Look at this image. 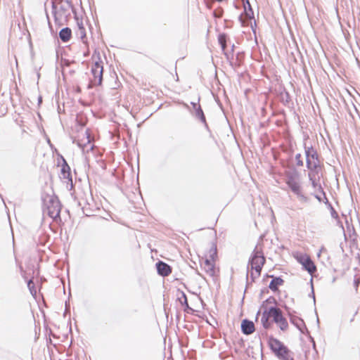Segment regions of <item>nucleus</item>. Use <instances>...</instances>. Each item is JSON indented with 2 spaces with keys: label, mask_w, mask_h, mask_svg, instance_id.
Returning <instances> with one entry per match:
<instances>
[{
  "label": "nucleus",
  "mask_w": 360,
  "mask_h": 360,
  "mask_svg": "<svg viewBox=\"0 0 360 360\" xmlns=\"http://www.w3.org/2000/svg\"><path fill=\"white\" fill-rule=\"evenodd\" d=\"M285 184H289L296 181L299 176V173L295 167H292L290 170L285 172Z\"/></svg>",
  "instance_id": "obj_19"
},
{
  "label": "nucleus",
  "mask_w": 360,
  "mask_h": 360,
  "mask_svg": "<svg viewBox=\"0 0 360 360\" xmlns=\"http://www.w3.org/2000/svg\"><path fill=\"white\" fill-rule=\"evenodd\" d=\"M297 260L310 275H312L316 271V265L307 255H300L297 257Z\"/></svg>",
  "instance_id": "obj_8"
},
{
  "label": "nucleus",
  "mask_w": 360,
  "mask_h": 360,
  "mask_svg": "<svg viewBox=\"0 0 360 360\" xmlns=\"http://www.w3.org/2000/svg\"><path fill=\"white\" fill-rule=\"evenodd\" d=\"M272 278L271 281L269 288L273 291L276 292L278 290V287L282 285L284 283V281L280 276H274L273 275L269 276Z\"/></svg>",
  "instance_id": "obj_16"
},
{
  "label": "nucleus",
  "mask_w": 360,
  "mask_h": 360,
  "mask_svg": "<svg viewBox=\"0 0 360 360\" xmlns=\"http://www.w3.org/2000/svg\"><path fill=\"white\" fill-rule=\"evenodd\" d=\"M274 304L275 305H276L277 301L274 297L270 296L269 297H268L266 300H264L262 302V304H261V308L266 307V304Z\"/></svg>",
  "instance_id": "obj_31"
},
{
  "label": "nucleus",
  "mask_w": 360,
  "mask_h": 360,
  "mask_svg": "<svg viewBox=\"0 0 360 360\" xmlns=\"http://www.w3.org/2000/svg\"><path fill=\"white\" fill-rule=\"evenodd\" d=\"M304 153L306 156V166L311 167L314 164L321 165L319 155L316 149L313 146H307L306 143L304 144Z\"/></svg>",
  "instance_id": "obj_5"
},
{
  "label": "nucleus",
  "mask_w": 360,
  "mask_h": 360,
  "mask_svg": "<svg viewBox=\"0 0 360 360\" xmlns=\"http://www.w3.org/2000/svg\"><path fill=\"white\" fill-rule=\"evenodd\" d=\"M77 34L83 40L86 37L85 29H79L77 30Z\"/></svg>",
  "instance_id": "obj_35"
},
{
  "label": "nucleus",
  "mask_w": 360,
  "mask_h": 360,
  "mask_svg": "<svg viewBox=\"0 0 360 360\" xmlns=\"http://www.w3.org/2000/svg\"><path fill=\"white\" fill-rule=\"evenodd\" d=\"M41 101H42V98H41V96H39L38 98L39 103H40Z\"/></svg>",
  "instance_id": "obj_51"
},
{
  "label": "nucleus",
  "mask_w": 360,
  "mask_h": 360,
  "mask_svg": "<svg viewBox=\"0 0 360 360\" xmlns=\"http://www.w3.org/2000/svg\"><path fill=\"white\" fill-rule=\"evenodd\" d=\"M72 37V30L70 27L62 28L59 32V38L64 42H68Z\"/></svg>",
  "instance_id": "obj_18"
},
{
  "label": "nucleus",
  "mask_w": 360,
  "mask_h": 360,
  "mask_svg": "<svg viewBox=\"0 0 360 360\" xmlns=\"http://www.w3.org/2000/svg\"><path fill=\"white\" fill-rule=\"evenodd\" d=\"M285 309L288 311V314L290 316V321L293 324L302 334H309V332L304 322V321L296 316H294L290 311V309L285 306Z\"/></svg>",
  "instance_id": "obj_9"
},
{
  "label": "nucleus",
  "mask_w": 360,
  "mask_h": 360,
  "mask_svg": "<svg viewBox=\"0 0 360 360\" xmlns=\"http://www.w3.org/2000/svg\"><path fill=\"white\" fill-rule=\"evenodd\" d=\"M200 98L198 99V102H191V105H192V108H191L190 106L187 104L184 103V106L186 108L191 114L198 120H199L205 127V128L207 130H210L209 126L206 121V117L204 114V112L199 103Z\"/></svg>",
  "instance_id": "obj_4"
},
{
  "label": "nucleus",
  "mask_w": 360,
  "mask_h": 360,
  "mask_svg": "<svg viewBox=\"0 0 360 360\" xmlns=\"http://www.w3.org/2000/svg\"><path fill=\"white\" fill-rule=\"evenodd\" d=\"M280 98L281 103L284 105H288L291 101L290 94L285 90L281 93Z\"/></svg>",
  "instance_id": "obj_25"
},
{
  "label": "nucleus",
  "mask_w": 360,
  "mask_h": 360,
  "mask_svg": "<svg viewBox=\"0 0 360 360\" xmlns=\"http://www.w3.org/2000/svg\"><path fill=\"white\" fill-rule=\"evenodd\" d=\"M46 16H47L48 21H49V28H50L51 31L52 32V31H53V27H52V25H51V24L50 21H49V15H46Z\"/></svg>",
  "instance_id": "obj_45"
},
{
  "label": "nucleus",
  "mask_w": 360,
  "mask_h": 360,
  "mask_svg": "<svg viewBox=\"0 0 360 360\" xmlns=\"http://www.w3.org/2000/svg\"><path fill=\"white\" fill-rule=\"evenodd\" d=\"M83 210V212L86 215V216H90L92 214V211L91 210H89V208H86V207H83L82 208Z\"/></svg>",
  "instance_id": "obj_37"
},
{
  "label": "nucleus",
  "mask_w": 360,
  "mask_h": 360,
  "mask_svg": "<svg viewBox=\"0 0 360 360\" xmlns=\"http://www.w3.org/2000/svg\"><path fill=\"white\" fill-rule=\"evenodd\" d=\"M292 352L286 347L283 351V355L279 357L280 360H294Z\"/></svg>",
  "instance_id": "obj_28"
},
{
  "label": "nucleus",
  "mask_w": 360,
  "mask_h": 360,
  "mask_svg": "<svg viewBox=\"0 0 360 360\" xmlns=\"http://www.w3.org/2000/svg\"><path fill=\"white\" fill-rule=\"evenodd\" d=\"M360 284V278H354V286L355 288L356 291L358 290L359 285Z\"/></svg>",
  "instance_id": "obj_36"
},
{
  "label": "nucleus",
  "mask_w": 360,
  "mask_h": 360,
  "mask_svg": "<svg viewBox=\"0 0 360 360\" xmlns=\"http://www.w3.org/2000/svg\"><path fill=\"white\" fill-rule=\"evenodd\" d=\"M234 48H235V45L233 44L232 46H231V53H233L234 52Z\"/></svg>",
  "instance_id": "obj_48"
},
{
  "label": "nucleus",
  "mask_w": 360,
  "mask_h": 360,
  "mask_svg": "<svg viewBox=\"0 0 360 360\" xmlns=\"http://www.w3.org/2000/svg\"><path fill=\"white\" fill-rule=\"evenodd\" d=\"M323 198H324L323 202L327 206V207L330 210L331 217L333 219H338L339 218V215H338V212L335 211V210L333 207L332 204L329 202V200H328L326 195H325L323 197Z\"/></svg>",
  "instance_id": "obj_24"
},
{
  "label": "nucleus",
  "mask_w": 360,
  "mask_h": 360,
  "mask_svg": "<svg viewBox=\"0 0 360 360\" xmlns=\"http://www.w3.org/2000/svg\"><path fill=\"white\" fill-rule=\"evenodd\" d=\"M98 61H96L94 65H92L91 67V70H101V72H103V62L101 61V58L98 57Z\"/></svg>",
  "instance_id": "obj_30"
},
{
  "label": "nucleus",
  "mask_w": 360,
  "mask_h": 360,
  "mask_svg": "<svg viewBox=\"0 0 360 360\" xmlns=\"http://www.w3.org/2000/svg\"><path fill=\"white\" fill-rule=\"evenodd\" d=\"M285 151H286L287 153H289V155H290V156H292V155L293 150H292V148H290L288 150H285Z\"/></svg>",
  "instance_id": "obj_43"
},
{
  "label": "nucleus",
  "mask_w": 360,
  "mask_h": 360,
  "mask_svg": "<svg viewBox=\"0 0 360 360\" xmlns=\"http://www.w3.org/2000/svg\"><path fill=\"white\" fill-rule=\"evenodd\" d=\"M158 274L163 277L169 276L172 273V267L163 261L159 260L155 264Z\"/></svg>",
  "instance_id": "obj_14"
},
{
  "label": "nucleus",
  "mask_w": 360,
  "mask_h": 360,
  "mask_svg": "<svg viewBox=\"0 0 360 360\" xmlns=\"http://www.w3.org/2000/svg\"><path fill=\"white\" fill-rule=\"evenodd\" d=\"M239 57H240V53H238L237 56H236V59L238 61V65H240V60Z\"/></svg>",
  "instance_id": "obj_47"
},
{
  "label": "nucleus",
  "mask_w": 360,
  "mask_h": 360,
  "mask_svg": "<svg viewBox=\"0 0 360 360\" xmlns=\"http://www.w3.org/2000/svg\"><path fill=\"white\" fill-rule=\"evenodd\" d=\"M265 262H266V259L265 258H262V262L259 263V264L251 266H250V270L251 271L255 270V274H257V276H259L260 274H261V271H262V267H263L264 264H265Z\"/></svg>",
  "instance_id": "obj_27"
},
{
  "label": "nucleus",
  "mask_w": 360,
  "mask_h": 360,
  "mask_svg": "<svg viewBox=\"0 0 360 360\" xmlns=\"http://www.w3.org/2000/svg\"><path fill=\"white\" fill-rule=\"evenodd\" d=\"M244 6V13L250 20L254 18V12L249 0H242Z\"/></svg>",
  "instance_id": "obj_21"
},
{
  "label": "nucleus",
  "mask_w": 360,
  "mask_h": 360,
  "mask_svg": "<svg viewBox=\"0 0 360 360\" xmlns=\"http://www.w3.org/2000/svg\"><path fill=\"white\" fill-rule=\"evenodd\" d=\"M27 287L30 291V293L32 295H35L36 293H37V290L35 289V286H34V283L32 281V279H30L28 281H27Z\"/></svg>",
  "instance_id": "obj_32"
},
{
  "label": "nucleus",
  "mask_w": 360,
  "mask_h": 360,
  "mask_svg": "<svg viewBox=\"0 0 360 360\" xmlns=\"http://www.w3.org/2000/svg\"><path fill=\"white\" fill-rule=\"evenodd\" d=\"M217 257V249L215 243H212L209 251V257L201 264L202 268L210 276H215V260Z\"/></svg>",
  "instance_id": "obj_3"
},
{
  "label": "nucleus",
  "mask_w": 360,
  "mask_h": 360,
  "mask_svg": "<svg viewBox=\"0 0 360 360\" xmlns=\"http://www.w3.org/2000/svg\"><path fill=\"white\" fill-rule=\"evenodd\" d=\"M228 36L225 33L219 34L218 36V42L221 48L223 53L226 51Z\"/></svg>",
  "instance_id": "obj_23"
},
{
  "label": "nucleus",
  "mask_w": 360,
  "mask_h": 360,
  "mask_svg": "<svg viewBox=\"0 0 360 360\" xmlns=\"http://www.w3.org/2000/svg\"><path fill=\"white\" fill-rule=\"evenodd\" d=\"M307 168L309 169L308 172V178H317L320 177L319 172L321 170V165H316L315 162L314 164L311 165V167L306 166Z\"/></svg>",
  "instance_id": "obj_17"
},
{
  "label": "nucleus",
  "mask_w": 360,
  "mask_h": 360,
  "mask_svg": "<svg viewBox=\"0 0 360 360\" xmlns=\"http://www.w3.org/2000/svg\"><path fill=\"white\" fill-rule=\"evenodd\" d=\"M309 180L310 181L311 186L314 188H318V191L323 195V197L326 195L325 191H323V188L319 184L320 177L311 178L309 179Z\"/></svg>",
  "instance_id": "obj_22"
},
{
  "label": "nucleus",
  "mask_w": 360,
  "mask_h": 360,
  "mask_svg": "<svg viewBox=\"0 0 360 360\" xmlns=\"http://www.w3.org/2000/svg\"><path fill=\"white\" fill-rule=\"evenodd\" d=\"M43 213L53 221L60 220L61 205L57 196L43 194L41 196Z\"/></svg>",
  "instance_id": "obj_1"
},
{
  "label": "nucleus",
  "mask_w": 360,
  "mask_h": 360,
  "mask_svg": "<svg viewBox=\"0 0 360 360\" xmlns=\"http://www.w3.org/2000/svg\"><path fill=\"white\" fill-rule=\"evenodd\" d=\"M261 309L262 308L260 307L259 310L257 311V314H256V317L257 318L258 316L261 314Z\"/></svg>",
  "instance_id": "obj_49"
},
{
  "label": "nucleus",
  "mask_w": 360,
  "mask_h": 360,
  "mask_svg": "<svg viewBox=\"0 0 360 360\" xmlns=\"http://www.w3.org/2000/svg\"><path fill=\"white\" fill-rule=\"evenodd\" d=\"M262 258H265L262 250H259L257 245L255 248L252 255L249 259L248 269L249 266L259 264L262 262Z\"/></svg>",
  "instance_id": "obj_13"
},
{
  "label": "nucleus",
  "mask_w": 360,
  "mask_h": 360,
  "mask_svg": "<svg viewBox=\"0 0 360 360\" xmlns=\"http://www.w3.org/2000/svg\"><path fill=\"white\" fill-rule=\"evenodd\" d=\"M224 56H226V58L227 59L228 61H229L230 63V65L231 66H233V63H232V60L233 58V53H228V52H224Z\"/></svg>",
  "instance_id": "obj_34"
},
{
  "label": "nucleus",
  "mask_w": 360,
  "mask_h": 360,
  "mask_svg": "<svg viewBox=\"0 0 360 360\" xmlns=\"http://www.w3.org/2000/svg\"><path fill=\"white\" fill-rule=\"evenodd\" d=\"M238 19H239V20L240 21V22H241L242 24H243V20H242V14L238 17Z\"/></svg>",
  "instance_id": "obj_50"
},
{
  "label": "nucleus",
  "mask_w": 360,
  "mask_h": 360,
  "mask_svg": "<svg viewBox=\"0 0 360 360\" xmlns=\"http://www.w3.org/2000/svg\"><path fill=\"white\" fill-rule=\"evenodd\" d=\"M178 294L181 295V296H178L177 298L181 304L182 306H188V299L185 292L182 290H178Z\"/></svg>",
  "instance_id": "obj_29"
},
{
  "label": "nucleus",
  "mask_w": 360,
  "mask_h": 360,
  "mask_svg": "<svg viewBox=\"0 0 360 360\" xmlns=\"http://www.w3.org/2000/svg\"><path fill=\"white\" fill-rule=\"evenodd\" d=\"M60 158L62 160V164L60 178L63 180H65L66 184L68 185L69 181H71V179H72L70 167L68 164L66 160L62 155H60Z\"/></svg>",
  "instance_id": "obj_11"
},
{
  "label": "nucleus",
  "mask_w": 360,
  "mask_h": 360,
  "mask_svg": "<svg viewBox=\"0 0 360 360\" xmlns=\"http://www.w3.org/2000/svg\"><path fill=\"white\" fill-rule=\"evenodd\" d=\"M240 327L242 333L246 335H251L255 330L254 323L247 319L242 321Z\"/></svg>",
  "instance_id": "obj_15"
},
{
  "label": "nucleus",
  "mask_w": 360,
  "mask_h": 360,
  "mask_svg": "<svg viewBox=\"0 0 360 360\" xmlns=\"http://www.w3.org/2000/svg\"><path fill=\"white\" fill-rule=\"evenodd\" d=\"M311 282L312 283V278L311 279ZM309 296L312 297V298L314 300V302H315V295H314V287H313V284L312 283H311V292L309 294Z\"/></svg>",
  "instance_id": "obj_39"
},
{
  "label": "nucleus",
  "mask_w": 360,
  "mask_h": 360,
  "mask_svg": "<svg viewBox=\"0 0 360 360\" xmlns=\"http://www.w3.org/2000/svg\"><path fill=\"white\" fill-rule=\"evenodd\" d=\"M314 197L320 202H322V201L323 202L324 201V200H323L322 198L319 195H318V194H315Z\"/></svg>",
  "instance_id": "obj_41"
},
{
  "label": "nucleus",
  "mask_w": 360,
  "mask_h": 360,
  "mask_svg": "<svg viewBox=\"0 0 360 360\" xmlns=\"http://www.w3.org/2000/svg\"><path fill=\"white\" fill-rule=\"evenodd\" d=\"M258 277L257 274L252 271L249 272V269H248L247 274H246V288L251 285L252 283L255 282L256 278Z\"/></svg>",
  "instance_id": "obj_26"
},
{
  "label": "nucleus",
  "mask_w": 360,
  "mask_h": 360,
  "mask_svg": "<svg viewBox=\"0 0 360 360\" xmlns=\"http://www.w3.org/2000/svg\"><path fill=\"white\" fill-rule=\"evenodd\" d=\"M34 70H35V71H36V72H37V77H38V78H39V77H40V73H39V70H38V68H37V67H35V68H34Z\"/></svg>",
  "instance_id": "obj_46"
},
{
  "label": "nucleus",
  "mask_w": 360,
  "mask_h": 360,
  "mask_svg": "<svg viewBox=\"0 0 360 360\" xmlns=\"http://www.w3.org/2000/svg\"><path fill=\"white\" fill-rule=\"evenodd\" d=\"M264 309L262 312V318H261V323H262L263 328L267 330V329H269L272 326V323H271V321H270L269 319L271 317L273 318V316L274 315V311H271V309H277V307L272 306L269 308L265 307Z\"/></svg>",
  "instance_id": "obj_10"
},
{
  "label": "nucleus",
  "mask_w": 360,
  "mask_h": 360,
  "mask_svg": "<svg viewBox=\"0 0 360 360\" xmlns=\"http://www.w3.org/2000/svg\"><path fill=\"white\" fill-rule=\"evenodd\" d=\"M184 311L186 312H189V311H191L193 310L190 307H189V304H188V306H184Z\"/></svg>",
  "instance_id": "obj_42"
},
{
  "label": "nucleus",
  "mask_w": 360,
  "mask_h": 360,
  "mask_svg": "<svg viewBox=\"0 0 360 360\" xmlns=\"http://www.w3.org/2000/svg\"><path fill=\"white\" fill-rule=\"evenodd\" d=\"M271 311H274L272 321L275 323L281 330H286L288 328V323L287 319L283 316L281 309L277 307V309H272Z\"/></svg>",
  "instance_id": "obj_7"
},
{
  "label": "nucleus",
  "mask_w": 360,
  "mask_h": 360,
  "mask_svg": "<svg viewBox=\"0 0 360 360\" xmlns=\"http://www.w3.org/2000/svg\"><path fill=\"white\" fill-rule=\"evenodd\" d=\"M268 343L270 349L278 359L283 355V351L287 347L281 341L273 336L269 338Z\"/></svg>",
  "instance_id": "obj_6"
},
{
  "label": "nucleus",
  "mask_w": 360,
  "mask_h": 360,
  "mask_svg": "<svg viewBox=\"0 0 360 360\" xmlns=\"http://www.w3.org/2000/svg\"><path fill=\"white\" fill-rule=\"evenodd\" d=\"M77 25H78V30L82 29H82H85L84 25H83V24H82V22H80V23L77 22Z\"/></svg>",
  "instance_id": "obj_44"
},
{
  "label": "nucleus",
  "mask_w": 360,
  "mask_h": 360,
  "mask_svg": "<svg viewBox=\"0 0 360 360\" xmlns=\"http://www.w3.org/2000/svg\"><path fill=\"white\" fill-rule=\"evenodd\" d=\"M264 290H263L261 291L260 295H259L260 297H262V295H264Z\"/></svg>",
  "instance_id": "obj_52"
},
{
  "label": "nucleus",
  "mask_w": 360,
  "mask_h": 360,
  "mask_svg": "<svg viewBox=\"0 0 360 360\" xmlns=\"http://www.w3.org/2000/svg\"><path fill=\"white\" fill-rule=\"evenodd\" d=\"M295 161H296L297 166H298V167L303 166L304 162L302 160V155L300 153L296 154V155H295Z\"/></svg>",
  "instance_id": "obj_33"
},
{
  "label": "nucleus",
  "mask_w": 360,
  "mask_h": 360,
  "mask_svg": "<svg viewBox=\"0 0 360 360\" xmlns=\"http://www.w3.org/2000/svg\"><path fill=\"white\" fill-rule=\"evenodd\" d=\"M91 74L94 77V79L91 81V83H94V85L100 86L103 82V72L99 70H91Z\"/></svg>",
  "instance_id": "obj_20"
},
{
  "label": "nucleus",
  "mask_w": 360,
  "mask_h": 360,
  "mask_svg": "<svg viewBox=\"0 0 360 360\" xmlns=\"http://www.w3.org/2000/svg\"><path fill=\"white\" fill-rule=\"evenodd\" d=\"M74 184H73V181H72V179H71V181H69V184L68 185L67 184V188L69 190V191H72L74 189Z\"/></svg>",
  "instance_id": "obj_38"
},
{
  "label": "nucleus",
  "mask_w": 360,
  "mask_h": 360,
  "mask_svg": "<svg viewBox=\"0 0 360 360\" xmlns=\"http://www.w3.org/2000/svg\"><path fill=\"white\" fill-rule=\"evenodd\" d=\"M326 252V249L323 246H322V247L321 248V249H320L319 252H318L317 256H318V257H320L321 254L322 252Z\"/></svg>",
  "instance_id": "obj_40"
},
{
  "label": "nucleus",
  "mask_w": 360,
  "mask_h": 360,
  "mask_svg": "<svg viewBox=\"0 0 360 360\" xmlns=\"http://www.w3.org/2000/svg\"><path fill=\"white\" fill-rule=\"evenodd\" d=\"M52 13L55 22L60 25L63 18L68 19L70 17V10L75 13L74 6L69 0L52 1Z\"/></svg>",
  "instance_id": "obj_2"
},
{
  "label": "nucleus",
  "mask_w": 360,
  "mask_h": 360,
  "mask_svg": "<svg viewBox=\"0 0 360 360\" xmlns=\"http://www.w3.org/2000/svg\"><path fill=\"white\" fill-rule=\"evenodd\" d=\"M290 191L295 194L297 198L302 202H307L308 198L302 192V186L299 182L296 181L287 184Z\"/></svg>",
  "instance_id": "obj_12"
}]
</instances>
